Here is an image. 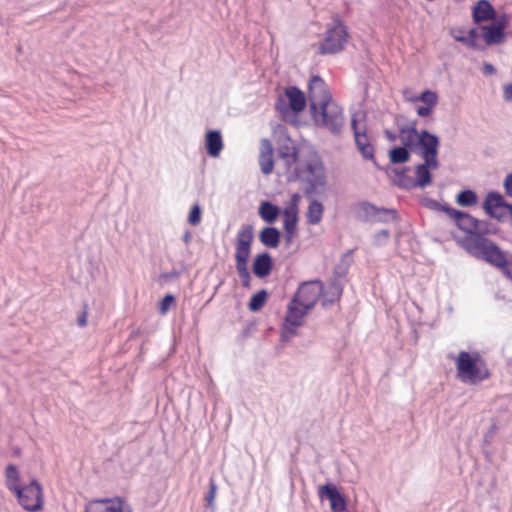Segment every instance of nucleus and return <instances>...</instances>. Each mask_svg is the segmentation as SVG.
<instances>
[{
  "instance_id": "nucleus-1",
  "label": "nucleus",
  "mask_w": 512,
  "mask_h": 512,
  "mask_svg": "<svg viewBox=\"0 0 512 512\" xmlns=\"http://www.w3.org/2000/svg\"><path fill=\"white\" fill-rule=\"evenodd\" d=\"M310 111L317 127L339 135L345 124L342 108L332 100L320 76H312L309 82Z\"/></svg>"
},
{
  "instance_id": "nucleus-2",
  "label": "nucleus",
  "mask_w": 512,
  "mask_h": 512,
  "mask_svg": "<svg viewBox=\"0 0 512 512\" xmlns=\"http://www.w3.org/2000/svg\"><path fill=\"white\" fill-rule=\"evenodd\" d=\"M467 252L500 269L512 280V253L503 251L492 240L483 236H474L468 240Z\"/></svg>"
},
{
  "instance_id": "nucleus-3",
  "label": "nucleus",
  "mask_w": 512,
  "mask_h": 512,
  "mask_svg": "<svg viewBox=\"0 0 512 512\" xmlns=\"http://www.w3.org/2000/svg\"><path fill=\"white\" fill-rule=\"evenodd\" d=\"M456 367L463 382L477 384L489 377L486 365L478 353L461 351L456 359Z\"/></svg>"
},
{
  "instance_id": "nucleus-4",
  "label": "nucleus",
  "mask_w": 512,
  "mask_h": 512,
  "mask_svg": "<svg viewBox=\"0 0 512 512\" xmlns=\"http://www.w3.org/2000/svg\"><path fill=\"white\" fill-rule=\"evenodd\" d=\"M295 177L307 184L304 189L306 197L320 193L326 184L325 170L317 159L308 161L304 166L297 165L294 170Z\"/></svg>"
},
{
  "instance_id": "nucleus-5",
  "label": "nucleus",
  "mask_w": 512,
  "mask_h": 512,
  "mask_svg": "<svg viewBox=\"0 0 512 512\" xmlns=\"http://www.w3.org/2000/svg\"><path fill=\"white\" fill-rule=\"evenodd\" d=\"M348 31L343 22L335 18L327 25L323 40L319 43L320 54H336L345 48Z\"/></svg>"
},
{
  "instance_id": "nucleus-6",
  "label": "nucleus",
  "mask_w": 512,
  "mask_h": 512,
  "mask_svg": "<svg viewBox=\"0 0 512 512\" xmlns=\"http://www.w3.org/2000/svg\"><path fill=\"white\" fill-rule=\"evenodd\" d=\"M433 204L453 219L457 227L467 234L462 241V245L467 251L468 240L474 236H479L478 233H475L477 219L467 212L456 210L446 204L442 205L436 201H434Z\"/></svg>"
},
{
  "instance_id": "nucleus-7",
  "label": "nucleus",
  "mask_w": 512,
  "mask_h": 512,
  "mask_svg": "<svg viewBox=\"0 0 512 512\" xmlns=\"http://www.w3.org/2000/svg\"><path fill=\"white\" fill-rule=\"evenodd\" d=\"M307 100L305 94L296 86H289L285 89V96H279L275 103L276 110L286 118L290 112L295 114L303 111Z\"/></svg>"
},
{
  "instance_id": "nucleus-8",
  "label": "nucleus",
  "mask_w": 512,
  "mask_h": 512,
  "mask_svg": "<svg viewBox=\"0 0 512 512\" xmlns=\"http://www.w3.org/2000/svg\"><path fill=\"white\" fill-rule=\"evenodd\" d=\"M14 493L25 510L35 512L42 509V487L37 480L33 479L28 485L20 486Z\"/></svg>"
},
{
  "instance_id": "nucleus-9",
  "label": "nucleus",
  "mask_w": 512,
  "mask_h": 512,
  "mask_svg": "<svg viewBox=\"0 0 512 512\" xmlns=\"http://www.w3.org/2000/svg\"><path fill=\"white\" fill-rule=\"evenodd\" d=\"M322 294L323 283L320 280H311L303 282L292 299L301 307L312 310Z\"/></svg>"
},
{
  "instance_id": "nucleus-10",
  "label": "nucleus",
  "mask_w": 512,
  "mask_h": 512,
  "mask_svg": "<svg viewBox=\"0 0 512 512\" xmlns=\"http://www.w3.org/2000/svg\"><path fill=\"white\" fill-rule=\"evenodd\" d=\"M508 18L503 15L493 19L487 25H480L481 36L488 46L499 45L505 40V29L508 26Z\"/></svg>"
},
{
  "instance_id": "nucleus-11",
  "label": "nucleus",
  "mask_w": 512,
  "mask_h": 512,
  "mask_svg": "<svg viewBox=\"0 0 512 512\" xmlns=\"http://www.w3.org/2000/svg\"><path fill=\"white\" fill-rule=\"evenodd\" d=\"M483 209L490 217L499 221H502L507 214L512 215V204L507 203L504 197L495 191L487 193Z\"/></svg>"
},
{
  "instance_id": "nucleus-12",
  "label": "nucleus",
  "mask_w": 512,
  "mask_h": 512,
  "mask_svg": "<svg viewBox=\"0 0 512 512\" xmlns=\"http://www.w3.org/2000/svg\"><path fill=\"white\" fill-rule=\"evenodd\" d=\"M440 147V139L436 134L429 132L428 130H421L419 132L416 151L419 149L420 156L423 161H438V152Z\"/></svg>"
},
{
  "instance_id": "nucleus-13",
  "label": "nucleus",
  "mask_w": 512,
  "mask_h": 512,
  "mask_svg": "<svg viewBox=\"0 0 512 512\" xmlns=\"http://www.w3.org/2000/svg\"><path fill=\"white\" fill-rule=\"evenodd\" d=\"M253 238V227L251 225H243L238 231L235 251L236 265L248 264Z\"/></svg>"
},
{
  "instance_id": "nucleus-14",
  "label": "nucleus",
  "mask_w": 512,
  "mask_h": 512,
  "mask_svg": "<svg viewBox=\"0 0 512 512\" xmlns=\"http://www.w3.org/2000/svg\"><path fill=\"white\" fill-rule=\"evenodd\" d=\"M318 495L321 500H329L332 512H344L347 508V501L335 484L321 485L318 488Z\"/></svg>"
},
{
  "instance_id": "nucleus-15",
  "label": "nucleus",
  "mask_w": 512,
  "mask_h": 512,
  "mask_svg": "<svg viewBox=\"0 0 512 512\" xmlns=\"http://www.w3.org/2000/svg\"><path fill=\"white\" fill-rule=\"evenodd\" d=\"M85 512H131V509L119 498L100 499L89 502Z\"/></svg>"
},
{
  "instance_id": "nucleus-16",
  "label": "nucleus",
  "mask_w": 512,
  "mask_h": 512,
  "mask_svg": "<svg viewBox=\"0 0 512 512\" xmlns=\"http://www.w3.org/2000/svg\"><path fill=\"white\" fill-rule=\"evenodd\" d=\"M351 128L353 130L356 146L363 158L373 160L374 148L369 142L366 129L364 128L361 131V129L358 127L357 119L355 117L351 119Z\"/></svg>"
},
{
  "instance_id": "nucleus-17",
  "label": "nucleus",
  "mask_w": 512,
  "mask_h": 512,
  "mask_svg": "<svg viewBox=\"0 0 512 512\" xmlns=\"http://www.w3.org/2000/svg\"><path fill=\"white\" fill-rule=\"evenodd\" d=\"M439 162L432 161H424L423 163H419L415 166V178L414 183L416 188H425L432 183L433 177L431 174V169H437L439 167Z\"/></svg>"
},
{
  "instance_id": "nucleus-18",
  "label": "nucleus",
  "mask_w": 512,
  "mask_h": 512,
  "mask_svg": "<svg viewBox=\"0 0 512 512\" xmlns=\"http://www.w3.org/2000/svg\"><path fill=\"white\" fill-rule=\"evenodd\" d=\"M278 160L283 162L285 170H289L297 162V150L293 141L285 137L277 150Z\"/></svg>"
},
{
  "instance_id": "nucleus-19",
  "label": "nucleus",
  "mask_w": 512,
  "mask_h": 512,
  "mask_svg": "<svg viewBox=\"0 0 512 512\" xmlns=\"http://www.w3.org/2000/svg\"><path fill=\"white\" fill-rule=\"evenodd\" d=\"M259 165L263 174L269 175L272 173L274 167L273 146L268 139L261 140Z\"/></svg>"
},
{
  "instance_id": "nucleus-20",
  "label": "nucleus",
  "mask_w": 512,
  "mask_h": 512,
  "mask_svg": "<svg viewBox=\"0 0 512 512\" xmlns=\"http://www.w3.org/2000/svg\"><path fill=\"white\" fill-rule=\"evenodd\" d=\"M274 266L273 259L268 252L258 254L252 263V271L254 275L260 279L270 275Z\"/></svg>"
},
{
  "instance_id": "nucleus-21",
  "label": "nucleus",
  "mask_w": 512,
  "mask_h": 512,
  "mask_svg": "<svg viewBox=\"0 0 512 512\" xmlns=\"http://www.w3.org/2000/svg\"><path fill=\"white\" fill-rule=\"evenodd\" d=\"M398 130L399 139L402 143V146L409 148L412 152H416V146L419 136V131H417L416 123L412 122L410 125L398 124Z\"/></svg>"
},
{
  "instance_id": "nucleus-22",
  "label": "nucleus",
  "mask_w": 512,
  "mask_h": 512,
  "mask_svg": "<svg viewBox=\"0 0 512 512\" xmlns=\"http://www.w3.org/2000/svg\"><path fill=\"white\" fill-rule=\"evenodd\" d=\"M223 139L219 130H209L205 134V148L210 157L216 158L223 149Z\"/></svg>"
},
{
  "instance_id": "nucleus-23",
  "label": "nucleus",
  "mask_w": 512,
  "mask_h": 512,
  "mask_svg": "<svg viewBox=\"0 0 512 512\" xmlns=\"http://www.w3.org/2000/svg\"><path fill=\"white\" fill-rule=\"evenodd\" d=\"M494 14V8L488 0H479L472 11L473 21L477 24L493 20Z\"/></svg>"
},
{
  "instance_id": "nucleus-24",
  "label": "nucleus",
  "mask_w": 512,
  "mask_h": 512,
  "mask_svg": "<svg viewBox=\"0 0 512 512\" xmlns=\"http://www.w3.org/2000/svg\"><path fill=\"white\" fill-rule=\"evenodd\" d=\"M309 311L310 309L301 307L298 305V303H294L293 299H291L287 307L285 322L299 327L302 325L303 318L308 314Z\"/></svg>"
},
{
  "instance_id": "nucleus-25",
  "label": "nucleus",
  "mask_w": 512,
  "mask_h": 512,
  "mask_svg": "<svg viewBox=\"0 0 512 512\" xmlns=\"http://www.w3.org/2000/svg\"><path fill=\"white\" fill-rule=\"evenodd\" d=\"M480 36L478 28H472L470 29L466 35L463 34V32L460 30L457 33L453 34V38L461 42L462 44L466 45L469 48H472L474 50L482 51L484 49L483 46L479 45L478 38Z\"/></svg>"
},
{
  "instance_id": "nucleus-26",
  "label": "nucleus",
  "mask_w": 512,
  "mask_h": 512,
  "mask_svg": "<svg viewBox=\"0 0 512 512\" xmlns=\"http://www.w3.org/2000/svg\"><path fill=\"white\" fill-rule=\"evenodd\" d=\"M362 207L366 214L370 217H374L377 221H389L396 218V211L387 208H378L370 203H363Z\"/></svg>"
},
{
  "instance_id": "nucleus-27",
  "label": "nucleus",
  "mask_w": 512,
  "mask_h": 512,
  "mask_svg": "<svg viewBox=\"0 0 512 512\" xmlns=\"http://www.w3.org/2000/svg\"><path fill=\"white\" fill-rule=\"evenodd\" d=\"M281 232L273 226L264 227L259 233L260 242L268 248H276L281 241Z\"/></svg>"
},
{
  "instance_id": "nucleus-28",
  "label": "nucleus",
  "mask_w": 512,
  "mask_h": 512,
  "mask_svg": "<svg viewBox=\"0 0 512 512\" xmlns=\"http://www.w3.org/2000/svg\"><path fill=\"white\" fill-rule=\"evenodd\" d=\"M258 214L263 221L273 224L279 218L281 209L270 201H262L258 208Z\"/></svg>"
},
{
  "instance_id": "nucleus-29",
  "label": "nucleus",
  "mask_w": 512,
  "mask_h": 512,
  "mask_svg": "<svg viewBox=\"0 0 512 512\" xmlns=\"http://www.w3.org/2000/svg\"><path fill=\"white\" fill-rule=\"evenodd\" d=\"M307 198L309 200L308 211L306 213L307 221L309 224L317 225L322 220L324 206L312 196Z\"/></svg>"
},
{
  "instance_id": "nucleus-30",
  "label": "nucleus",
  "mask_w": 512,
  "mask_h": 512,
  "mask_svg": "<svg viewBox=\"0 0 512 512\" xmlns=\"http://www.w3.org/2000/svg\"><path fill=\"white\" fill-rule=\"evenodd\" d=\"M410 171L409 167H405L403 169H393L392 173L393 176V182L400 188L403 189H413L415 187L414 178L407 175V173Z\"/></svg>"
},
{
  "instance_id": "nucleus-31",
  "label": "nucleus",
  "mask_w": 512,
  "mask_h": 512,
  "mask_svg": "<svg viewBox=\"0 0 512 512\" xmlns=\"http://www.w3.org/2000/svg\"><path fill=\"white\" fill-rule=\"evenodd\" d=\"M20 476L17 467L9 464L5 470V484L9 491L15 492L19 487Z\"/></svg>"
},
{
  "instance_id": "nucleus-32",
  "label": "nucleus",
  "mask_w": 512,
  "mask_h": 512,
  "mask_svg": "<svg viewBox=\"0 0 512 512\" xmlns=\"http://www.w3.org/2000/svg\"><path fill=\"white\" fill-rule=\"evenodd\" d=\"M342 294V287L337 280H333L327 292L324 294V298L322 300V306L327 307L332 305L336 300L340 298Z\"/></svg>"
},
{
  "instance_id": "nucleus-33",
  "label": "nucleus",
  "mask_w": 512,
  "mask_h": 512,
  "mask_svg": "<svg viewBox=\"0 0 512 512\" xmlns=\"http://www.w3.org/2000/svg\"><path fill=\"white\" fill-rule=\"evenodd\" d=\"M411 150L404 146H396L389 151L390 162L393 164H403L410 160Z\"/></svg>"
},
{
  "instance_id": "nucleus-34",
  "label": "nucleus",
  "mask_w": 512,
  "mask_h": 512,
  "mask_svg": "<svg viewBox=\"0 0 512 512\" xmlns=\"http://www.w3.org/2000/svg\"><path fill=\"white\" fill-rule=\"evenodd\" d=\"M298 223V211L283 210V228L285 232H296Z\"/></svg>"
},
{
  "instance_id": "nucleus-35",
  "label": "nucleus",
  "mask_w": 512,
  "mask_h": 512,
  "mask_svg": "<svg viewBox=\"0 0 512 512\" xmlns=\"http://www.w3.org/2000/svg\"><path fill=\"white\" fill-rule=\"evenodd\" d=\"M478 201L477 194L471 189H464L456 196V202L462 207H471Z\"/></svg>"
},
{
  "instance_id": "nucleus-36",
  "label": "nucleus",
  "mask_w": 512,
  "mask_h": 512,
  "mask_svg": "<svg viewBox=\"0 0 512 512\" xmlns=\"http://www.w3.org/2000/svg\"><path fill=\"white\" fill-rule=\"evenodd\" d=\"M268 298V293L265 289H261L255 294L252 295V297L249 300L248 308L252 312H258L262 309V307L265 305Z\"/></svg>"
},
{
  "instance_id": "nucleus-37",
  "label": "nucleus",
  "mask_w": 512,
  "mask_h": 512,
  "mask_svg": "<svg viewBox=\"0 0 512 512\" xmlns=\"http://www.w3.org/2000/svg\"><path fill=\"white\" fill-rule=\"evenodd\" d=\"M351 253L352 251H347L342 256L340 262L335 266L334 273L337 277H344L347 274L352 262Z\"/></svg>"
},
{
  "instance_id": "nucleus-38",
  "label": "nucleus",
  "mask_w": 512,
  "mask_h": 512,
  "mask_svg": "<svg viewBox=\"0 0 512 512\" xmlns=\"http://www.w3.org/2000/svg\"><path fill=\"white\" fill-rule=\"evenodd\" d=\"M417 99L419 101L425 103L426 105H430V106H436V104L438 102L437 94L428 89L424 90Z\"/></svg>"
},
{
  "instance_id": "nucleus-39",
  "label": "nucleus",
  "mask_w": 512,
  "mask_h": 512,
  "mask_svg": "<svg viewBox=\"0 0 512 512\" xmlns=\"http://www.w3.org/2000/svg\"><path fill=\"white\" fill-rule=\"evenodd\" d=\"M236 269H237L238 275L241 279L242 285L244 287H249L251 276H250V272L248 270V264L236 265Z\"/></svg>"
},
{
  "instance_id": "nucleus-40",
  "label": "nucleus",
  "mask_w": 512,
  "mask_h": 512,
  "mask_svg": "<svg viewBox=\"0 0 512 512\" xmlns=\"http://www.w3.org/2000/svg\"><path fill=\"white\" fill-rule=\"evenodd\" d=\"M475 233L485 237L486 234L495 233V228L487 221L477 219V226Z\"/></svg>"
},
{
  "instance_id": "nucleus-41",
  "label": "nucleus",
  "mask_w": 512,
  "mask_h": 512,
  "mask_svg": "<svg viewBox=\"0 0 512 512\" xmlns=\"http://www.w3.org/2000/svg\"><path fill=\"white\" fill-rule=\"evenodd\" d=\"M298 326H294L292 324L284 322L281 333L282 341H289L292 337L296 335V329Z\"/></svg>"
},
{
  "instance_id": "nucleus-42",
  "label": "nucleus",
  "mask_w": 512,
  "mask_h": 512,
  "mask_svg": "<svg viewBox=\"0 0 512 512\" xmlns=\"http://www.w3.org/2000/svg\"><path fill=\"white\" fill-rule=\"evenodd\" d=\"M202 211L199 205H194L188 216V222L193 225L197 226L201 221Z\"/></svg>"
},
{
  "instance_id": "nucleus-43",
  "label": "nucleus",
  "mask_w": 512,
  "mask_h": 512,
  "mask_svg": "<svg viewBox=\"0 0 512 512\" xmlns=\"http://www.w3.org/2000/svg\"><path fill=\"white\" fill-rule=\"evenodd\" d=\"M174 302H175V297L172 294L165 295L160 302L159 313L162 315H165L168 312V310L170 309V306Z\"/></svg>"
},
{
  "instance_id": "nucleus-44",
  "label": "nucleus",
  "mask_w": 512,
  "mask_h": 512,
  "mask_svg": "<svg viewBox=\"0 0 512 512\" xmlns=\"http://www.w3.org/2000/svg\"><path fill=\"white\" fill-rule=\"evenodd\" d=\"M299 200H300L299 194L294 193L291 197L290 202L287 204V206L284 209H291L293 211H298Z\"/></svg>"
},
{
  "instance_id": "nucleus-45",
  "label": "nucleus",
  "mask_w": 512,
  "mask_h": 512,
  "mask_svg": "<svg viewBox=\"0 0 512 512\" xmlns=\"http://www.w3.org/2000/svg\"><path fill=\"white\" fill-rule=\"evenodd\" d=\"M216 495V485L213 481H210V491L208 495L206 496V501L208 506H213V501Z\"/></svg>"
},
{
  "instance_id": "nucleus-46",
  "label": "nucleus",
  "mask_w": 512,
  "mask_h": 512,
  "mask_svg": "<svg viewBox=\"0 0 512 512\" xmlns=\"http://www.w3.org/2000/svg\"><path fill=\"white\" fill-rule=\"evenodd\" d=\"M503 185L506 195L512 197V173L506 176Z\"/></svg>"
},
{
  "instance_id": "nucleus-47",
  "label": "nucleus",
  "mask_w": 512,
  "mask_h": 512,
  "mask_svg": "<svg viewBox=\"0 0 512 512\" xmlns=\"http://www.w3.org/2000/svg\"><path fill=\"white\" fill-rule=\"evenodd\" d=\"M434 106L424 105L417 108V114L421 117H427L432 113Z\"/></svg>"
},
{
  "instance_id": "nucleus-48",
  "label": "nucleus",
  "mask_w": 512,
  "mask_h": 512,
  "mask_svg": "<svg viewBox=\"0 0 512 512\" xmlns=\"http://www.w3.org/2000/svg\"><path fill=\"white\" fill-rule=\"evenodd\" d=\"M86 309H87V305H84V311L77 318V324L80 327H84L87 324V311H86Z\"/></svg>"
},
{
  "instance_id": "nucleus-49",
  "label": "nucleus",
  "mask_w": 512,
  "mask_h": 512,
  "mask_svg": "<svg viewBox=\"0 0 512 512\" xmlns=\"http://www.w3.org/2000/svg\"><path fill=\"white\" fill-rule=\"evenodd\" d=\"M503 97L506 101L512 102V83L506 84L504 86Z\"/></svg>"
},
{
  "instance_id": "nucleus-50",
  "label": "nucleus",
  "mask_w": 512,
  "mask_h": 512,
  "mask_svg": "<svg viewBox=\"0 0 512 512\" xmlns=\"http://www.w3.org/2000/svg\"><path fill=\"white\" fill-rule=\"evenodd\" d=\"M295 233L296 232H291V233L285 232L284 240H285V245L287 247L292 244Z\"/></svg>"
},
{
  "instance_id": "nucleus-51",
  "label": "nucleus",
  "mask_w": 512,
  "mask_h": 512,
  "mask_svg": "<svg viewBox=\"0 0 512 512\" xmlns=\"http://www.w3.org/2000/svg\"><path fill=\"white\" fill-rule=\"evenodd\" d=\"M384 133H385L386 138L390 142H395L397 140V138H398V136L395 133L391 132L390 130H385Z\"/></svg>"
},
{
  "instance_id": "nucleus-52",
  "label": "nucleus",
  "mask_w": 512,
  "mask_h": 512,
  "mask_svg": "<svg viewBox=\"0 0 512 512\" xmlns=\"http://www.w3.org/2000/svg\"><path fill=\"white\" fill-rule=\"evenodd\" d=\"M495 72V68L492 64H485L484 65V73L486 74H492Z\"/></svg>"
},
{
  "instance_id": "nucleus-53",
  "label": "nucleus",
  "mask_w": 512,
  "mask_h": 512,
  "mask_svg": "<svg viewBox=\"0 0 512 512\" xmlns=\"http://www.w3.org/2000/svg\"><path fill=\"white\" fill-rule=\"evenodd\" d=\"M389 237V232L387 230H381L379 233L376 234V239H387Z\"/></svg>"
},
{
  "instance_id": "nucleus-54",
  "label": "nucleus",
  "mask_w": 512,
  "mask_h": 512,
  "mask_svg": "<svg viewBox=\"0 0 512 512\" xmlns=\"http://www.w3.org/2000/svg\"><path fill=\"white\" fill-rule=\"evenodd\" d=\"M182 240L184 243L188 244L191 240V233L189 231H186L182 236Z\"/></svg>"
}]
</instances>
